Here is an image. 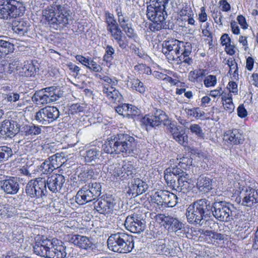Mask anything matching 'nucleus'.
I'll use <instances>...</instances> for the list:
<instances>
[{"label": "nucleus", "instance_id": "obj_31", "mask_svg": "<svg viewBox=\"0 0 258 258\" xmlns=\"http://www.w3.org/2000/svg\"><path fill=\"white\" fill-rule=\"evenodd\" d=\"M87 188L88 186L84 185L78 191L75 200L78 204L84 205L96 200L90 191L88 190L89 188Z\"/></svg>", "mask_w": 258, "mask_h": 258}, {"label": "nucleus", "instance_id": "obj_20", "mask_svg": "<svg viewBox=\"0 0 258 258\" xmlns=\"http://www.w3.org/2000/svg\"><path fill=\"white\" fill-rule=\"evenodd\" d=\"M65 181L64 176L60 174H52L45 179L46 186L50 191L55 193L60 191Z\"/></svg>", "mask_w": 258, "mask_h": 258}, {"label": "nucleus", "instance_id": "obj_22", "mask_svg": "<svg viewBox=\"0 0 258 258\" xmlns=\"http://www.w3.org/2000/svg\"><path fill=\"white\" fill-rule=\"evenodd\" d=\"M51 243L52 244L48 252V258H64L66 256V247L60 240L51 238Z\"/></svg>", "mask_w": 258, "mask_h": 258}, {"label": "nucleus", "instance_id": "obj_8", "mask_svg": "<svg viewBox=\"0 0 258 258\" xmlns=\"http://www.w3.org/2000/svg\"><path fill=\"white\" fill-rule=\"evenodd\" d=\"M211 211L215 218L222 222H230L236 215V208L225 201L214 202L211 206Z\"/></svg>", "mask_w": 258, "mask_h": 258}, {"label": "nucleus", "instance_id": "obj_18", "mask_svg": "<svg viewBox=\"0 0 258 258\" xmlns=\"http://www.w3.org/2000/svg\"><path fill=\"white\" fill-rule=\"evenodd\" d=\"M115 201L112 196H106L94 203L95 209L100 214L111 213L114 208Z\"/></svg>", "mask_w": 258, "mask_h": 258}, {"label": "nucleus", "instance_id": "obj_30", "mask_svg": "<svg viewBox=\"0 0 258 258\" xmlns=\"http://www.w3.org/2000/svg\"><path fill=\"white\" fill-rule=\"evenodd\" d=\"M223 139L225 142L230 144L238 145L243 143L242 136L237 129L227 131L224 135Z\"/></svg>", "mask_w": 258, "mask_h": 258}, {"label": "nucleus", "instance_id": "obj_63", "mask_svg": "<svg viewBox=\"0 0 258 258\" xmlns=\"http://www.w3.org/2000/svg\"><path fill=\"white\" fill-rule=\"evenodd\" d=\"M215 232L212 230H206L204 232L203 234L208 243L215 242Z\"/></svg>", "mask_w": 258, "mask_h": 258}, {"label": "nucleus", "instance_id": "obj_60", "mask_svg": "<svg viewBox=\"0 0 258 258\" xmlns=\"http://www.w3.org/2000/svg\"><path fill=\"white\" fill-rule=\"evenodd\" d=\"M85 110L84 106L81 105L78 103L72 104L69 109V112L71 114H80L83 112Z\"/></svg>", "mask_w": 258, "mask_h": 258}, {"label": "nucleus", "instance_id": "obj_35", "mask_svg": "<svg viewBox=\"0 0 258 258\" xmlns=\"http://www.w3.org/2000/svg\"><path fill=\"white\" fill-rule=\"evenodd\" d=\"M129 86L132 90L139 92L141 94H144L146 91V87L139 79L135 78H131L128 81Z\"/></svg>", "mask_w": 258, "mask_h": 258}, {"label": "nucleus", "instance_id": "obj_1", "mask_svg": "<svg viewBox=\"0 0 258 258\" xmlns=\"http://www.w3.org/2000/svg\"><path fill=\"white\" fill-rule=\"evenodd\" d=\"M43 18L54 29L66 27L71 21L68 0H55L42 11Z\"/></svg>", "mask_w": 258, "mask_h": 258}, {"label": "nucleus", "instance_id": "obj_43", "mask_svg": "<svg viewBox=\"0 0 258 258\" xmlns=\"http://www.w3.org/2000/svg\"><path fill=\"white\" fill-rule=\"evenodd\" d=\"M13 31L20 35H24L29 30V24L24 21L19 22L17 25L13 26Z\"/></svg>", "mask_w": 258, "mask_h": 258}, {"label": "nucleus", "instance_id": "obj_23", "mask_svg": "<svg viewBox=\"0 0 258 258\" xmlns=\"http://www.w3.org/2000/svg\"><path fill=\"white\" fill-rule=\"evenodd\" d=\"M70 242L78 247L86 249H93L95 246L91 239L87 236L76 234L72 235Z\"/></svg>", "mask_w": 258, "mask_h": 258}, {"label": "nucleus", "instance_id": "obj_2", "mask_svg": "<svg viewBox=\"0 0 258 258\" xmlns=\"http://www.w3.org/2000/svg\"><path fill=\"white\" fill-rule=\"evenodd\" d=\"M137 142L128 134H119L108 138L103 146L105 153L128 156L137 154Z\"/></svg>", "mask_w": 258, "mask_h": 258}, {"label": "nucleus", "instance_id": "obj_5", "mask_svg": "<svg viewBox=\"0 0 258 258\" xmlns=\"http://www.w3.org/2000/svg\"><path fill=\"white\" fill-rule=\"evenodd\" d=\"M211 212L210 202L205 199H200L188 206L186 216L189 223L203 225L206 219L211 214Z\"/></svg>", "mask_w": 258, "mask_h": 258}, {"label": "nucleus", "instance_id": "obj_32", "mask_svg": "<svg viewBox=\"0 0 258 258\" xmlns=\"http://www.w3.org/2000/svg\"><path fill=\"white\" fill-rule=\"evenodd\" d=\"M37 69L36 66L33 61H26L24 64H21V67L19 69V76L21 77H33L36 73Z\"/></svg>", "mask_w": 258, "mask_h": 258}, {"label": "nucleus", "instance_id": "obj_34", "mask_svg": "<svg viewBox=\"0 0 258 258\" xmlns=\"http://www.w3.org/2000/svg\"><path fill=\"white\" fill-rule=\"evenodd\" d=\"M168 190H160L154 193L151 196V201L152 204H155L157 206H165L166 201H167Z\"/></svg>", "mask_w": 258, "mask_h": 258}, {"label": "nucleus", "instance_id": "obj_50", "mask_svg": "<svg viewBox=\"0 0 258 258\" xmlns=\"http://www.w3.org/2000/svg\"><path fill=\"white\" fill-rule=\"evenodd\" d=\"M187 114L196 118H200L202 117L205 114L204 112L199 107L192 108L191 109H185Z\"/></svg>", "mask_w": 258, "mask_h": 258}, {"label": "nucleus", "instance_id": "obj_55", "mask_svg": "<svg viewBox=\"0 0 258 258\" xmlns=\"http://www.w3.org/2000/svg\"><path fill=\"white\" fill-rule=\"evenodd\" d=\"M20 97V94L15 92H9L4 96L5 99L11 103L19 101Z\"/></svg>", "mask_w": 258, "mask_h": 258}, {"label": "nucleus", "instance_id": "obj_27", "mask_svg": "<svg viewBox=\"0 0 258 258\" xmlns=\"http://www.w3.org/2000/svg\"><path fill=\"white\" fill-rule=\"evenodd\" d=\"M19 132L25 138L28 139L41 134V128L33 123L25 124L20 127Z\"/></svg>", "mask_w": 258, "mask_h": 258}, {"label": "nucleus", "instance_id": "obj_44", "mask_svg": "<svg viewBox=\"0 0 258 258\" xmlns=\"http://www.w3.org/2000/svg\"><path fill=\"white\" fill-rule=\"evenodd\" d=\"M178 15L180 17H190L194 16V13L189 4L186 3H183L179 8Z\"/></svg>", "mask_w": 258, "mask_h": 258}, {"label": "nucleus", "instance_id": "obj_10", "mask_svg": "<svg viewBox=\"0 0 258 258\" xmlns=\"http://www.w3.org/2000/svg\"><path fill=\"white\" fill-rule=\"evenodd\" d=\"M26 193L32 198L38 199L45 196L47 191L44 178L38 177L31 180L27 184Z\"/></svg>", "mask_w": 258, "mask_h": 258}, {"label": "nucleus", "instance_id": "obj_25", "mask_svg": "<svg viewBox=\"0 0 258 258\" xmlns=\"http://www.w3.org/2000/svg\"><path fill=\"white\" fill-rule=\"evenodd\" d=\"M1 188L7 194L15 195L19 189V180L17 177H10L1 181Z\"/></svg>", "mask_w": 258, "mask_h": 258}, {"label": "nucleus", "instance_id": "obj_33", "mask_svg": "<svg viewBox=\"0 0 258 258\" xmlns=\"http://www.w3.org/2000/svg\"><path fill=\"white\" fill-rule=\"evenodd\" d=\"M212 186V179L209 177L202 175L198 178L197 186L200 191L209 192L213 188Z\"/></svg>", "mask_w": 258, "mask_h": 258}, {"label": "nucleus", "instance_id": "obj_42", "mask_svg": "<svg viewBox=\"0 0 258 258\" xmlns=\"http://www.w3.org/2000/svg\"><path fill=\"white\" fill-rule=\"evenodd\" d=\"M85 186H88L89 188L88 190L92 194L93 197L97 199L101 194V185L100 183L94 182L85 184Z\"/></svg>", "mask_w": 258, "mask_h": 258}, {"label": "nucleus", "instance_id": "obj_29", "mask_svg": "<svg viewBox=\"0 0 258 258\" xmlns=\"http://www.w3.org/2000/svg\"><path fill=\"white\" fill-rule=\"evenodd\" d=\"M102 92L111 102L115 103L121 101L122 96L119 91L112 86L103 85Z\"/></svg>", "mask_w": 258, "mask_h": 258}, {"label": "nucleus", "instance_id": "obj_46", "mask_svg": "<svg viewBox=\"0 0 258 258\" xmlns=\"http://www.w3.org/2000/svg\"><path fill=\"white\" fill-rule=\"evenodd\" d=\"M13 155L10 147L7 146H0V162L8 160Z\"/></svg>", "mask_w": 258, "mask_h": 258}, {"label": "nucleus", "instance_id": "obj_11", "mask_svg": "<svg viewBox=\"0 0 258 258\" xmlns=\"http://www.w3.org/2000/svg\"><path fill=\"white\" fill-rule=\"evenodd\" d=\"M59 115V111L57 107L47 106L36 113L35 119L39 123L47 125L56 120Z\"/></svg>", "mask_w": 258, "mask_h": 258}, {"label": "nucleus", "instance_id": "obj_53", "mask_svg": "<svg viewBox=\"0 0 258 258\" xmlns=\"http://www.w3.org/2000/svg\"><path fill=\"white\" fill-rule=\"evenodd\" d=\"M21 64L18 60H14L10 62L8 67L7 72L10 74L16 73L19 75V69Z\"/></svg>", "mask_w": 258, "mask_h": 258}, {"label": "nucleus", "instance_id": "obj_58", "mask_svg": "<svg viewBox=\"0 0 258 258\" xmlns=\"http://www.w3.org/2000/svg\"><path fill=\"white\" fill-rule=\"evenodd\" d=\"M39 170L43 174H48L54 170L51 167L50 162L47 159L44 161L39 167Z\"/></svg>", "mask_w": 258, "mask_h": 258}, {"label": "nucleus", "instance_id": "obj_38", "mask_svg": "<svg viewBox=\"0 0 258 258\" xmlns=\"http://www.w3.org/2000/svg\"><path fill=\"white\" fill-rule=\"evenodd\" d=\"M16 209L11 205H0V216L2 218H9L16 213Z\"/></svg>", "mask_w": 258, "mask_h": 258}, {"label": "nucleus", "instance_id": "obj_51", "mask_svg": "<svg viewBox=\"0 0 258 258\" xmlns=\"http://www.w3.org/2000/svg\"><path fill=\"white\" fill-rule=\"evenodd\" d=\"M140 114L141 111L138 108L134 105L128 104L126 114V117L134 118L135 117L140 115Z\"/></svg>", "mask_w": 258, "mask_h": 258}, {"label": "nucleus", "instance_id": "obj_40", "mask_svg": "<svg viewBox=\"0 0 258 258\" xmlns=\"http://www.w3.org/2000/svg\"><path fill=\"white\" fill-rule=\"evenodd\" d=\"M206 70L204 69L195 70L189 72V80L192 82H199L206 75Z\"/></svg>", "mask_w": 258, "mask_h": 258}, {"label": "nucleus", "instance_id": "obj_6", "mask_svg": "<svg viewBox=\"0 0 258 258\" xmlns=\"http://www.w3.org/2000/svg\"><path fill=\"white\" fill-rule=\"evenodd\" d=\"M136 173V165L133 160H124L121 164H113L108 167V176L113 181L131 179Z\"/></svg>", "mask_w": 258, "mask_h": 258}, {"label": "nucleus", "instance_id": "obj_62", "mask_svg": "<svg viewBox=\"0 0 258 258\" xmlns=\"http://www.w3.org/2000/svg\"><path fill=\"white\" fill-rule=\"evenodd\" d=\"M115 41L121 49H125L128 46V41L124 34L116 39Z\"/></svg>", "mask_w": 258, "mask_h": 258}, {"label": "nucleus", "instance_id": "obj_24", "mask_svg": "<svg viewBox=\"0 0 258 258\" xmlns=\"http://www.w3.org/2000/svg\"><path fill=\"white\" fill-rule=\"evenodd\" d=\"M148 188L147 184L139 178L134 179L127 191V194L131 197H136L143 194Z\"/></svg>", "mask_w": 258, "mask_h": 258}, {"label": "nucleus", "instance_id": "obj_52", "mask_svg": "<svg viewBox=\"0 0 258 258\" xmlns=\"http://www.w3.org/2000/svg\"><path fill=\"white\" fill-rule=\"evenodd\" d=\"M167 197L168 198L167 199V201H166L165 206L173 207L175 206L178 202V198L177 195L175 192H170L168 191V194Z\"/></svg>", "mask_w": 258, "mask_h": 258}, {"label": "nucleus", "instance_id": "obj_16", "mask_svg": "<svg viewBox=\"0 0 258 258\" xmlns=\"http://www.w3.org/2000/svg\"><path fill=\"white\" fill-rule=\"evenodd\" d=\"M19 4L15 0H0V18L7 19L18 15L17 7Z\"/></svg>", "mask_w": 258, "mask_h": 258}, {"label": "nucleus", "instance_id": "obj_17", "mask_svg": "<svg viewBox=\"0 0 258 258\" xmlns=\"http://www.w3.org/2000/svg\"><path fill=\"white\" fill-rule=\"evenodd\" d=\"M167 116L165 113L160 110H156L153 114L146 115L141 119V122L147 126L154 127L159 126L166 120Z\"/></svg>", "mask_w": 258, "mask_h": 258}, {"label": "nucleus", "instance_id": "obj_26", "mask_svg": "<svg viewBox=\"0 0 258 258\" xmlns=\"http://www.w3.org/2000/svg\"><path fill=\"white\" fill-rule=\"evenodd\" d=\"M182 48L179 49V57L177 59L176 64L185 63L188 65L192 63V59L189 57L192 50L191 44L189 42H184L182 41Z\"/></svg>", "mask_w": 258, "mask_h": 258}, {"label": "nucleus", "instance_id": "obj_47", "mask_svg": "<svg viewBox=\"0 0 258 258\" xmlns=\"http://www.w3.org/2000/svg\"><path fill=\"white\" fill-rule=\"evenodd\" d=\"M172 136L174 139L180 145L185 146L187 144L188 137L184 132L178 131Z\"/></svg>", "mask_w": 258, "mask_h": 258}, {"label": "nucleus", "instance_id": "obj_3", "mask_svg": "<svg viewBox=\"0 0 258 258\" xmlns=\"http://www.w3.org/2000/svg\"><path fill=\"white\" fill-rule=\"evenodd\" d=\"M169 1L149 0L147 3V17L152 21L149 25L151 31L155 32L167 28L165 20L167 13L165 9Z\"/></svg>", "mask_w": 258, "mask_h": 258}, {"label": "nucleus", "instance_id": "obj_15", "mask_svg": "<svg viewBox=\"0 0 258 258\" xmlns=\"http://www.w3.org/2000/svg\"><path fill=\"white\" fill-rule=\"evenodd\" d=\"M125 228L130 232L139 233L143 231L145 228V222L141 219L137 214H132L128 216L124 223Z\"/></svg>", "mask_w": 258, "mask_h": 258}, {"label": "nucleus", "instance_id": "obj_4", "mask_svg": "<svg viewBox=\"0 0 258 258\" xmlns=\"http://www.w3.org/2000/svg\"><path fill=\"white\" fill-rule=\"evenodd\" d=\"M109 250L119 253H127L134 248V239L132 235L124 231L114 232L107 239Z\"/></svg>", "mask_w": 258, "mask_h": 258}, {"label": "nucleus", "instance_id": "obj_12", "mask_svg": "<svg viewBox=\"0 0 258 258\" xmlns=\"http://www.w3.org/2000/svg\"><path fill=\"white\" fill-rule=\"evenodd\" d=\"M182 47V41L173 39L163 42L162 52L166 55L169 61L176 63L179 57V51Z\"/></svg>", "mask_w": 258, "mask_h": 258}, {"label": "nucleus", "instance_id": "obj_13", "mask_svg": "<svg viewBox=\"0 0 258 258\" xmlns=\"http://www.w3.org/2000/svg\"><path fill=\"white\" fill-rule=\"evenodd\" d=\"M54 87H47L36 91L32 97L33 102L38 105L55 101L60 96L54 92Z\"/></svg>", "mask_w": 258, "mask_h": 258}, {"label": "nucleus", "instance_id": "obj_21", "mask_svg": "<svg viewBox=\"0 0 258 258\" xmlns=\"http://www.w3.org/2000/svg\"><path fill=\"white\" fill-rule=\"evenodd\" d=\"M18 124L13 120H5L0 126V134L4 138H12L19 132Z\"/></svg>", "mask_w": 258, "mask_h": 258}, {"label": "nucleus", "instance_id": "obj_9", "mask_svg": "<svg viewBox=\"0 0 258 258\" xmlns=\"http://www.w3.org/2000/svg\"><path fill=\"white\" fill-rule=\"evenodd\" d=\"M164 179L168 187L178 192H185L192 188L191 180L187 174L180 175L178 178L167 174L166 175H164Z\"/></svg>", "mask_w": 258, "mask_h": 258}, {"label": "nucleus", "instance_id": "obj_14", "mask_svg": "<svg viewBox=\"0 0 258 258\" xmlns=\"http://www.w3.org/2000/svg\"><path fill=\"white\" fill-rule=\"evenodd\" d=\"M152 251L156 254H163L167 256H174L177 252V247H173L170 242L165 239L154 241L150 246Z\"/></svg>", "mask_w": 258, "mask_h": 258}, {"label": "nucleus", "instance_id": "obj_41", "mask_svg": "<svg viewBox=\"0 0 258 258\" xmlns=\"http://www.w3.org/2000/svg\"><path fill=\"white\" fill-rule=\"evenodd\" d=\"M186 128L190 130V132L195 134L198 137L203 139L204 138V133L203 132L202 127L198 124H188L187 122L184 121V123L181 122Z\"/></svg>", "mask_w": 258, "mask_h": 258}, {"label": "nucleus", "instance_id": "obj_39", "mask_svg": "<svg viewBox=\"0 0 258 258\" xmlns=\"http://www.w3.org/2000/svg\"><path fill=\"white\" fill-rule=\"evenodd\" d=\"M13 50V44L4 40H0V57H4L8 54L12 52Z\"/></svg>", "mask_w": 258, "mask_h": 258}, {"label": "nucleus", "instance_id": "obj_36", "mask_svg": "<svg viewBox=\"0 0 258 258\" xmlns=\"http://www.w3.org/2000/svg\"><path fill=\"white\" fill-rule=\"evenodd\" d=\"M165 227L167 228L169 231L177 232L184 228V224L178 219L170 216Z\"/></svg>", "mask_w": 258, "mask_h": 258}, {"label": "nucleus", "instance_id": "obj_28", "mask_svg": "<svg viewBox=\"0 0 258 258\" xmlns=\"http://www.w3.org/2000/svg\"><path fill=\"white\" fill-rule=\"evenodd\" d=\"M101 155V152L99 148L96 147L86 148L81 153V156L86 163L96 162L99 159Z\"/></svg>", "mask_w": 258, "mask_h": 258}, {"label": "nucleus", "instance_id": "obj_64", "mask_svg": "<svg viewBox=\"0 0 258 258\" xmlns=\"http://www.w3.org/2000/svg\"><path fill=\"white\" fill-rule=\"evenodd\" d=\"M87 68L94 72H100L102 69L99 64L93 60H90Z\"/></svg>", "mask_w": 258, "mask_h": 258}, {"label": "nucleus", "instance_id": "obj_59", "mask_svg": "<svg viewBox=\"0 0 258 258\" xmlns=\"http://www.w3.org/2000/svg\"><path fill=\"white\" fill-rule=\"evenodd\" d=\"M122 29L128 37L133 39L136 42L139 41V38L135 33L134 30L130 26V25H127L124 28H122Z\"/></svg>", "mask_w": 258, "mask_h": 258}, {"label": "nucleus", "instance_id": "obj_37", "mask_svg": "<svg viewBox=\"0 0 258 258\" xmlns=\"http://www.w3.org/2000/svg\"><path fill=\"white\" fill-rule=\"evenodd\" d=\"M105 22L107 24L106 28L108 32L119 28L118 24L113 14L108 11H106L105 12Z\"/></svg>", "mask_w": 258, "mask_h": 258}, {"label": "nucleus", "instance_id": "obj_49", "mask_svg": "<svg viewBox=\"0 0 258 258\" xmlns=\"http://www.w3.org/2000/svg\"><path fill=\"white\" fill-rule=\"evenodd\" d=\"M181 168H182L178 166L168 168L165 170L164 172V175H166L167 174L168 175H171V176H174L175 177V178H177L176 177L177 175L185 174L184 172H183Z\"/></svg>", "mask_w": 258, "mask_h": 258}, {"label": "nucleus", "instance_id": "obj_7", "mask_svg": "<svg viewBox=\"0 0 258 258\" xmlns=\"http://www.w3.org/2000/svg\"><path fill=\"white\" fill-rule=\"evenodd\" d=\"M233 192L236 195H239L244 190V197L241 202V205L244 207H251L258 203V192L257 190L250 186H246V182L243 177L239 174L234 176L233 182Z\"/></svg>", "mask_w": 258, "mask_h": 258}, {"label": "nucleus", "instance_id": "obj_19", "mask_svg": "<svg viewBox=\"0 0 258 258\" xmlns=\"http://www.w3.org/2000/svg\"><path fill=\"white\" fill-rule=\"evenodd\" d=\"M51 239L42 236L38 239L33 246L34 252L40 256L48 258L50 247L52 243Z\"/></svg>", "mask_w": 258, "mask_h": 258}, {"label": "nucleus", "instance_id": "obj_48", "mask_svg": "<svg viewBox=\"0 0 258 258\" xmlns=\"http://www.w3.org/2000/svg\"><path fill=\"white\" fill-rule=\"evenodd\" d=\"M47 160L49 161L50 164L53 170L59 167L62 163V162L61 161V157L58 156V154L51 156Z\"/></svg>", "mask_w": 258, "mask_h": 258}, {"label": "nucleus", "instance_id": "obj_45", "mask_svg": "<svg viewBox=\"0 0 258 258\" xmlns=\"http://www.w3.org/2000/svg\"><path fill=\"white\" fill-rule=\"evenodd\" d=\"M105 54L103 57V60L107 63L110 64L111 62L114 59L115 50L112 46L107 45L105 47Z\"/></svg>", "mask_w": 258, "mask_h": 258}, {"label": "nucleus", "instance_id": "obj_56", "mask_svg": "<svg viewBox=\"0 0 258 258\" xmlns=\"http://www.w3.org/2000/svg\"><path fill=\"white\" fill-rule=\"evenodd\" d=\"M134 69L135 71L138 72L140 74L150 75L152 73L150 68L145 64L140 63L137 64L135 66Z\"/></svg>", "mask_w": 258, "mask_h": 258}, {"label": "nucleus", "instance_id": "obj_54", "mask_svg": "<svg viewBox=\"0 0 258 258\" xmlns=\"http://www.w3.org/2000/svg\"><path fill=\"white\" fill-rule=\"evenodd\" d=\"M226 64L229 67V73H231L233 71V76L234 77L238 76V66L235 60L233 58L227 59Z\"/></svg>", "mask_w": 258, "mask_h": 258}, {"label": "nucleus", "instance_id": "obj_61", "mask_svg": "<svg viewBox=\"0 0 258 258\" xmlns=\"http://www.w3.org/2000/svg\"><path fill=\"white\" fill-rule=\"evenodd\" d=\"M116 12L119 25L122 29L124 28L125 26L129 25L127 23L128 19L123 16L120 9H117Z\"/></svg>", "mask_w": 258, "mask_h": 258}, {"label": "nucleus", "instance_id": "obj_57", "mask_svg": "<svg viewBox=\"0 0 258 258\" xmlns=\"http://www.w3.org/2000/svg\"><path fill=\"white\" fill-rule=\"evenodd\" d=\"M217 84V78L216 76L209 75L205 77L204 80V84L207 88L213 87Z\"/></svg>", "mask_w": 258, "mask_h": 258}]
</instances>
